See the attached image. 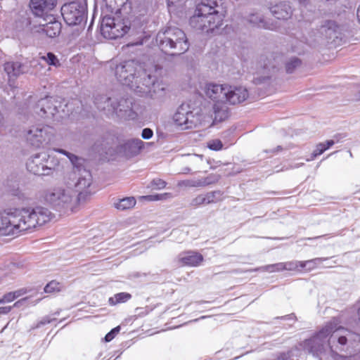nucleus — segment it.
<instances>
[{
	"instance_id": "obj_16",
	"label": "nucleus",
	"mask_w": 360,
	"mask_h": 360,
	"mask_svg": "<svg viewBox=\"0 0 360 360\" xmlns=\"http://www.w3.org/2000/svg\"><path fill=\"white\" fill-rule=\"evenodd\" d=\"M113 141L114 137L110 134H106L94 142L92 150L100 155L112 154Z\"/></svg>"
},
{
	"instance_id": "obj_10",
	"label": "nucleus",
	"mask_w": 360,
	"mask_h": 360,
	"mask_svg": "<svg viewBox=\"0 0 360 360\" xmlns=\"http://www.w3.org/2000/svg\"><path fill=\"white\" fill-rule=\"evenodd\" d=\"M55 130L49 125L31 127L27 134V140L33 147L44 148L54 139Z\"/></svg>"
},
{
	"instance_id": "obj_44",
	"label": "nucleus",
	"mask_w": 360,
	"mask_h": 360,
	"mask_svg": "<svg viewBox=\"0 0 360 360\" xmlns=\"http://www.w3.org/2000/svg\"><path fill=\"white\" fill-rule=\"evenodd\" d=\"M15 299L16 296H15V293L13 292H9L4 295L3 297L0 298V304L11 302Z\"/></svg>"
},
{
	"instance_id": "obj_12",
	"label": "nucleus",
	"mask_w": 360,
	"mask_h": 360,
	"mask_svg": "<svg viewBox=\"0 0 360 360\" xmlns=\"http://www.w3.org/2000/svg\"><path fill=\"white\" fill-rule=\"evenodd\" d=\"M198 113V112H194L189 104L182 103L174 113L173 120L182 129H191L198 121V117L196 116Z\"/></svg>"
},
{
	"instance_id": "obj_37",
	"label": "nucleus",
	"mask_w": 360,
	"mask_h": 360,
	"mask_svg": "<svg viewBox=\"0 0 360 360\" xmlns=\"http://www.w3.org/2000/svg\"><path fill=\"white\" fill-rule=\"evenodd\" d=\"M172 194L169 193H165L161 194H155V195H148L143 196L142 198L148 200V201H157V200H165L168 197H171Z\"/></svg>"
},
{
	"instance_id": "obj_20",
	"label": "nucleus",
	"mask_w": 360,
	"mask_h": 360,
	"mask_svg": "<svg viewBox=\"0 0 360 360\" xmlns=\"http://www.w3.org/2000/svg\"><path fill=\"white\" fill-rule=\"evenodd\" d=\"M272 15L278 20H287L292 15V9L288 2L283 1L270 8Z\"/></svg>"
},
{
	"instance_id": "obj_14",
	"label": "nucleus",
	"mask_w": 360,
	"mask_h": 360,
	"mask_svg": "<svg viewBox=\"0 0 360 360\" xmlns=\"http://www.w3.org/2000/svg\"><path fill=\"white\" fill-rule=\"evenodd\" d=\"M343 27L334 20H326L321 25L320 32L328 40V43L337 45L343 37Z\"/></svg>"
},
{
	"instance_id": "obj_32",
	"label": "nucleus",
	"mask_w": 360,
	"mask_h": 360,
	"mask_svg": "<svg viewBox=\"0 0 360 360\" xmlns=\"http://www.w3.org/2000/svg\"><path fill=\"white\" fill-rule=\"evenodd\" d=\"M41 60L46 62L49 65L55 68L61 66V63L58 57L52 52H48L46 55L40 57Z\"/></svg>"
},
{
	"instance_id": "obj_63",
	"label": "nucleus",
	"mask_w": 360,
	"mask_h": 360,
	"mask_svg": "<svg viewBox=\"0 0 360 360\" xmlns=\"http://www.w3.org/2000/svg\"><path fill=\"white\" fill-rule=\"evenodd\" d=\"M282 150V147L281 146H277L276 148H274L272 150V152H276Z\"/></svg>"
},
{
	"instance_id": "obj_45",
	"label": "nucleus",
	"mask_w": 360,
	"mask_h": 360,
	"mask_svg": "<svg viewBox=\"0 0 360 360\" xmlns=\"http://www.w3.org/2000/svg\"><path fill=\"white\" fill-rule=\"evenodd\" d=\"M84 159L78 156V160L72 162L73 167L75 168L79 172H84Z\"/></svg>"
},
{
	"instance_id": "obj_17",
	"label": "nucleus",
	"mask_w": 360,
	"mask_h": 360,
	"mask_svg": "<svg viewBox=\"0 0 360 360\" xmlns=\"http://www.w3.org/2000/svg\"><path fill=\"white\" fill-rule=\"evenodd\" d=\"M92 183L91 174L89 170L84 169L82 174H81L78 178L77 183L75 184V188L79 192L76 199L79 202L80 199L84 195L89 194L88 191L89 187Z\"/></svg>"
},
{
	"instance_id": "obj_54",
	"label": "nucleus",
	"mask_w": 360,
	"mask_h": 360,
	"mask_svg": "<svg viewBox=\"0 0 360 360\" xmlns=\"http://www.w3.org/2000/svg\"><path fill=\"white\" fill-rule=\"evenodd\" d=\"M296 264L297 266V270L300 269H304L306 270L307 269L306 261H296Z\"/></svg>"
},
{
	"instance_id": "obj_49",
	"label": "nucleus",
	"mask_w": 360,
	"mask_h": 360,
	"mask_svg": "<svg viewBox=\"0 0 360 360\" xmlns=\"http://www.w3.org/2000/svg\"><path fill=\"white\" fill-rule=\"evenodd\" d=\"M153 136V131L150 128H144L141 132V137L143 139H150Z\"/></svg>"
},
{
	"instance_id": "obj_2",
	"label": "nucleus",
	"mask_w": 360,
	"mask_h": 360,
	"mask_svg": "<svg viewBox=\"0 0 360 360\" xmlns=\"http://www.w3.org/2000/svg\"><path fill=\"white\" fill-rule=\"evenodd\" d=\"M105 7L101 15V33L109 39L121 38L125 34L138 36V41L133 44H143L145 25L147 18L144 15L137 16L124 15L122 10L128 0H103Z\"/></svg>"
},
{
	"instance_id": "obj_18",
	"label": "nucleus",
	"mask_w": 360,
	"mask_h": 360,
	"mask_svg": "<svg viewBox=\"0 0 360 360\" xmlns=\"http://www.w3.org/2000/svg\"><path fill=\"white\" fill-rule=\"evenodd\" d=\"M57 0H31L30 8L35 15L42 16L53 10Z\"/></svg>"
},
{
	"instance_id": "obj_55",
	"label": "nucleus",
	"mask_w": 360,
	"mask_h": 360,
	"mask_svg": "<svg viewBox=\"0 0 360 360\" xmlns=\"http://www.w3.org/2000/svg\"><path fill=\"white\" fill-rule=\"evenodd\" d=\"M15 293V296H16V298L19 297L20 296L24 295L26 293V290L24 289H20L16 291L13 292Z\"/></svg>"
},
{
	"instance_id": "obj_57",
	"label": "nucleus",
	"mask_w": 360,
	"mask_h": 360,
	"mask_svg": "<svg viewBox=\"0 0 360 360\" xmlns=\"http://www.w3.org/2000/svg\"><path fill=\"white\" fill-rule=\"evenodd\" d=\"M54 150L58 153L63 154L64 155H67V150L62 148H55Z\"/></svg>"
},
{
	"instance_id": "obj_36",
	"label": "nucleus",
	"mask_w": 360,
	"mask_h": 360,
	"mask_svg": "<svg viewBox=\"0 0 360 360\" xmlns=\"http://www.w3.org/2000/svg\"><path fill=\"white\" fill-rule=\"evenodd\" d=\"M202 205H206L204 194H200L193 198L189 202V207L197 208Z\"/></svg>"
},
{
	"instance_id": "obj_30",
	"label": "nucleus",
	"mask_w": 360,
	"mask_h": 360,
	"mask_svg": "<svg viewBox=\"0 0 360 360\" xmlns=\"http://www.w3.org/2000/svg\"><path fill=\"white\" fill-rule=\"evenodd\" d=\"M206 205L217 203L223 199V192L217 190L210 192H207L204 194Z\"/></svg>"
},
{
	"instance_id": "obj_31",
	"label": "nucleus",
	"mask_w": 360,
	"mask_h": 360,
	"mask_svg": "<svg viewBox=\"0 0 360 360\" xmlns=\"http://www.w3.org/2000/svg\"><path fill=\"white\" fill-rule=\"evenodd\" d=\"M268 271V272H279L284 271L283 266V262H278L276 264H268L265 265L259 268H256L253 270H251L250 271Z\"/></svg>"
},
{
	"instance_id": "obj_64",
	"label": "nucleus",
	"mask_w": 360,
	"mask_h": 360,
	"mask_svg": "<svg viewBox=\"0 0 360 360\" xmlns=\"http://www.w3.org/2000/svg\"><path fill=\"white\" fill-rule=\"evenodd\" d=\"M358 314H359V316H360V307L358 309Z\"/></svg>"
},
{
	"instance_id": "obj_3",
	"label": "nucleus",
	"mask_w": 360,
	"mask_h": 360,
	"mask_svg": "<svg viewBox=\"0 0 360 360\" xmlns=\"http://www.w3.org/2000/svg\"><path fill=\"white\" fill-rule=\"evenodd\" d=\"M51 217L49 210L40 206L15 210L14 212L4 211L0 212V234L30 231L49 222Z\"/></svg>"
},
{
	"instance_id": "obj_26",
	"label": "nucleus",
	"mask_w": 360,
	"mask_h": 360,
	"mask_svg": "<svg viewBox=\"0 0 360 360\" xmlns=\"http://www.w3.org/2000/svg\"><path fill=\"white\" fill-rule=\"evenodd\" d=\"M248 21L253 26L264 28L266 30H273L272 25L266 21L264 18L256 13H252L248 17Z\"/></svg>"
},
{
	"instance_id": "obj_19",
	"label": "nucleus",
	"mask_w": 360,
	"mask_h": 360,
	"mask_svg": "<svg viewBox=\"0 0 360 360\" xmlns=\"http://www.w3.org/2000/svg\"><path fill=\"white\" fill-rule=\"evenodd\" d=\"M227 86L226 85L208 84L206 86L205 94L207 96L214 102L226 101Z\"/></svg>"
},
{
	"instance_id": "obj_11",
	"label": "nucleus",
	"mask_w": 360,
	"mask_h": 360,
	"mask_svg": "<svg viewBox=\"0 0 360 360\" xmlns=\"http://www.w3.org/2000/svg\"><path fill=\"white\" fill-rule=\"evenodd\" d=\"M62 107L61 102L53 97H46L39 100L35 107L36 112L43 118L58 120L63 115H59Z\"/></svg>"
},
{
	"instance_id": "obj_53",
	"label": "nucleus",
	"mask_w": 360,
	"mask_h": 360,
	"mask_svg": "<svg viewBox=\"0 0 360 360\" xmlns=\"http://www.w3.org/2000/svg\"><path fill=\"white\" fill-rule=\"evenodd\" d=\"M338 342L339 345H342V346H345L347 345V338L345 337V336H340L338 338Z\"/></svg>"
},
{
	"instance_id": "obj_43",
	"label": "nucleus",
	"mask_w": 360,
	"mask_h": 360,
	"mask_svg": "<svg viewBox=\"0 0 360 360\" xmlns=\"http://www.w3.org/2000/svg\"><path fill=\"white\" fill-rule=\"evenodd\" d=\"M150 185L156 189H162L166 187L167 182L161 179H154L151 181Z\"/></svg>"
},
{
	"instance_id": "obj_1",
	"label": "nucleus",
	"mask_w": 360,
	"mask_h": 360,
	"mask_svg": "<svg viewBox=\"0 0 360 360\" xmlns=\"http://www.w3.org/2000/svg\"><path fill=\"white\" fill-rule=\"evenodd\" d=\"M108 65L110 72L120 84L141 96L165 91L161 79L163 68L159 64L146 65L135 59L112 58Z\"/></svg>"
},
{
	"instance_id": "obj_8",
	"label": "nucleus",
	"mask_w": 360,
	"mask_h": 360,
	"mask_svg": "<svg viewBox=\"0 0 360 360\" xmlns=\"http://www.w3.org/2000/svg\"><path fill=\"white\" fill-rule=\"evenodd\" d=\"M338 323L329 321L319 331L316 332L310 338L305 340L302 343L304 350L314 356H319L323 353L327 338L338 330Z\"/></svg>"
},
{
	"instance_id": "obj_41",
	"label": "nucleus",
	"mask_w": 360,
	"mask_h": 360,
	"mask_svg": "<svg viewBox=\"0 0 360 360\" xmlns=\"http://www.w3.org/2000/svg\"><path fill=\"white\" fill-rule=\"evenodd\" d=\"M330 356L333 360H353L354 357L352 356H347L339 354L337 352L333 350L331 346H330Z\"/></svg>"
},
{
	"instance_id": "obj_60",
	"label": "nucleus",
	"mask_w": 360,
	"mask_h": 360,
	"mask_svg": "<svg viewBox=\"0 0 360 360\" xmlns=\"http://www.w3.org/2000/svg\"><path fill=\"white\" fill-rule=\"evenodd\" d=\"M298 1L300 3V4L305 6L307 4L309 0H298Z\"/></svg>"
},
{
	"instance_id": "obj_51",
	"label": "nucleus",
	"mask_w": 360,
	"mask_h": 360,
	"mask_svg": "<svg viewBox=\"0 0 360 360\" xmlns=\"http://www.w3.org/2000/svg\"><path fill=\"white\" fill-rule=\"evenodd\" d=\"M276 319H281L284 321H297V317L294 313H291L288 315L282 316H277L276 318Z\"/></svg>"
},
{
	"instance_id": "obj_35",
	"label": "nucleus",
	"mask_w": 360,
	"mask_h": 360,
	"mask_svg": "<svg viewBox=\"0 0 360 360\" xmlns=\"http://www.w3.org/2000/svg\"><path fill=\"white\" fill-rule=\"evenodd\" d=\"M62 289V285L56 281H51L44 288V292L46 293H53L60 292Z\"/></svg>"
},
{
	"instance_id": "obj_33",
	"label": "nucleus",
	"mask_w": 360,
	"mask_h": 360,
	"mask_svg": "<svg viewBox=\"0 0 360 360\" xmlns=\"http://www.w3.org/2000/svg\"><path fill=\"white\" fill-rule=\"evenodd\" d=\"M302 61L297 57L291 58L285 63V71L288 74H292L294 71L301 65Z\"/></svg>"
},
{
	"instance_id": "obj_50",
	"label": "nucleus",
	"mask_w": 360,
	"mask_h": 360,
	"mask_svg": "<svg viewBox=\"0 0 360 360\" xmlns=\"http://www.w3.org/2000/svg\"><path fill=\"white\" fill-rule=\"evenodd\" d=\"M20 301L14 303L13 306L0 307V314H7L9 313L13 307H18Z\"/></svg>"
},
{
	"instance_id": "obj_7",
	"label": "nucleus",
	"mask_w": 360,
	"mask_h": 360,
	"mask_svg": "<svg viewBox=\"0 0 360 360\" xmlns=\"http://www.w3.org/2000/svg\"><path fill=\"white\" fill-rule=\"evenodd\" d=\"M44 200L60 215L74 212L79 203L72 192L61 188H55L47 191L44 195Z\"/></svg>"
},
{
	"instance_id": "obj_46",
	"label": "nucleus",
	"mask_w": 360,
	"mask_h": 360,
	"mask_svg": "<svg viewBox=\"0 0 360 360\" xmlns=\"http://www.w3.org/2000/svg\"><path fill=\"white\" fill-rule=\"evenodd\" d=\"M182 184L188 187H202L200 179L186 180Z\"/></svg>"
},
{
	"instance_id": "obj_23",
	"label": "nucleus",
	"mask_w": 360,
	"mask_h": 360,
	"mask_svg": "<svg viewBox=\"0 0 360 360\" xmlns=\"http://www.w3.org/2000/svg\"><path fill=\"white\" fill-rule=\"evenodd\" d=\"M4 70L8 77H17L25 72V65L18 61H8L4 63Z\"/></svg>"
},
{
	"instance_id": "obj_38",
	"label": "nucleus",
	"mask_w": 360,
	"mask_h": 360,
	"mask_svg": "<svg viewBox=\"0 0 360 360\" xmlns=\"http://www.w3.org/2000/svg\"><path fill=\"white\" fill-rule=\"evenodd\" d=\"M326 259L323 258H314L312 259L307 260L306 261V265H307V271H311V270L316 268V266L322 262L323 260H325Z\"/></svg>"
},
{
	"instance_id": "obj_4",
	"label": "nucleus",
	"mask_w": 360,
	"mask_h": 360,
	"mask_svg": "<svg viewBox=\"0 0 360 360\" xmlns=\"http://www.w3.org/2000/svg\"><path fill=\"white\" fill-rule=\"evenodd\" d=\"M133 98L125 96L108 97L106 95H98L94 100L96 108L106 116H116L124 120L136 118L137 114L133 110Z\"/></svg>"
},
{
	"instance_id": "obj_25",
	"label": "nucleus",
	"mask_w": 360,
	"mask_h": 360,
	"mask_svg": "<svg viewBox=\"0 0 360 360\" xmlns=\"http://www.w3.org/2000/svg\"><path fill=\"white\" fill-rule=\"evenodd\" d=\"M61 29V22L53 20L44 25L41 30L49 37L53 38L60 34Z\"/></svg>"
},
{
	"instance_id": "obj_29",
	"label": "nucleus",
	"mask_w": 360,
	"mask_h": 360,
	"mask_svg": "<svg viewBox=\"0 0 360 360\" xmlns=\"http://www.w3.org/2000/svg\"><path fill=\"white\" fill-rule=\"evenodd\" d=\"M136 202V199L134 197H127L120 199L117 202L115 203V207L117 210H125L134 207Z\"/></svg>"
},
{
	"instance_id": "obj_28",
	"label": "nucleus",
	"mask_w": 360,
	"mask_h": 360,
	"mask_svg": "<svg viewBox=\"0 0 360 360\" xmlns=\"http://www.w3.org/2000/svg\"><path fill=\"white\" fill-rule=\"evenodd\" d=\"M131 298V295L129 292H122L115 294L113 297L108 299V303L111 306L116 305L120 303L127 302Z\"/></svg>"
},
{
	"instance_id": "obj_6",
	"label": "nucleus",
	"mask_w": 360,
	"mask_h": 360,
	"mask_svg": "<svg viewBox=\"0 0 360 360\" xmlns=\"http://www.w3.org/2000/svg\"><path fill=\"white\" fill-rule=\"evenodd\" d=\"M155 42L162 53L172 56H180L189 49L186 34L176 27H168L159 31Z\"/></svg>"
},
{
	"instance_id": "obj_22",
	"label": "nucleus",
	"mask_w": 360,
	"mask_h": 360,
	"mask_svg": "<svg viewBox=\"0 0 360 360\" xmlns=\"http://www.w3.org/2000/svg\"><path fill=\"white\" fill-rule=\"evenodd\" d=\"M179 261L185 266H197L203 261V256L197 252L188 251L180 255Z\"/></svg>"
},
{
	"instance_id": "obj_13",
	"label": "nucleus",
	"mask_w": 360,
	"mask_h": 360,
	"mask_svg": "<svg viewBox=\"0 0 360 360\" xmlns=\"http://www.w3.org/2000/svg\"><path fill=\"white\" fill-rule=\"evenodd\" d=\"M49 155L46 153L34 154L26 163L27 169L34 175H49L54 168L49 165Z\"/></svg>"
},
{
	"instance_id": "obj_48",
	"label": "nucleus",
	"mask_w": 360,
	"mask_h": 360,
	"mask_svg": "<svg viewBox=\"0 0 360 360\" xmlns=\"http://www.w3.org/2000/svg\"><path fill=\"white\" fill-rule=\"evenodd\" d=\"M283 266L284 270L287 271H296L297 270V266L295 261H290L287 262H283Z\"/></svg>"
},
{
	"instance_id": "obj_34",
	"label": "nucleus",
	"mask_w": 360,
	"mask_h": 360,
	"mask_svg": "<svg viewBox=\"0 0 360 360\" xmlns=\"http://www.w3.org/2000/svg\"><path fill=\"white\" fill-rule=\"evenodd\" d=\"M221 179V175L218 174H210L205 177L200 179L202 187L215 184Z\"/></svg>"
},
{
	"instance_id": "obj_56",
	"label": "nucleus",
	"mask_w": 360,
	"mask_h": 360,
	"mask_svg": "<svg viewBox=\"0 0 360 360\" xmlns=\"http://www.w3.org/2000/svg\"><path fill=\"white\" fill-rule=\"evenodd\" d=\"M94 17H95V11H94L91 20L90 22V24H89L88 28H87V32H89L90 30H91V29H92L93 24H94Z\"/></svg>"
},
{
	"instance_id": "obj_58",
	"label": "nucleus",
	"mask_w": 360,
	"mask_h": 360,
	"mask_svg": "<svg viewBox=\"0 0 360 360\" xmlns=\"http://www.w3.org/2000/svg\"><path fill=\"white\" fill-rule=\"evenodd\" d=\"M75 101L77 102V103H79L80 105H81V110H78V111H76L75 112L76 113H79V114H82V110H84V105L82 104V101Z\"/></svg>"
},
{
	"instance_id": "obj_59",
	"label": "nucleus",
	"mask_w": 360,
	"mask_h": 360,
	"mask_svg": "<svg viewBox=\"0 0 360 360\" xmlns=\"http://www.w3.org/2000/svg\"><path fill=\"white\" fill-rule=\"evenodd\" d=\"M65 156H66L68 158L70 156H71V157H72V158H73V159H75V158H76V155H75V154H73V153H70V152H68V151L67 152V155H65Z\"/></svg>"
},
{
	"instance_id": "obj_27",
	"label": "nucleus",
	"mask_w": 360,
	"mask_h": 360,
	"mask_svg": "<svg viewBox=\"0 0 360 360\" xmlns=\"http://www.w3.org/2000/svg\"><path fill=\"white\" fill-rule=\"evenodd\" d=\"M335 143V141L333 139L327 140L325 143H318L311 155V158L308 159V160H312L315 159L317 156L321 155Z\"/></svg>"
},
{
	"instance_id": "obj_61",
	"label": "nucleus",
	"mask_w": 360,
	"mask_h": 360,
	"mask_svg": "<svg viewBox=\"0 0 360 360\" xmlns=\"http://www.w3.org/2000/svg\"><path fill=\"white\" fill-rule=\"evenodd\" d=\"M68 159H69V160L70 161V162L72 163V162H75V161L78 160V156H77V155H76V158H75V159H73V158H72V157H71V156H70V157L68 158Z\"/></svg>"
},
{
	"instance_id": "obj_62",
	"label": "nucleus",
	"mask_w": 360,
	"mask_h": 360,
	"mask_svg": "<svg viewBox=\"0 0 360 360\" xmlns=\"http://www.w3.org/2000/svg\"><path fill=\"white\" fill-rule=\"evenodd\" d=\"M357 18L360 22V5L359 6V7L357 8Z\"/></svg>"
},
{
	"instance_id": "obj_5",
	"label": "nucleus",
	"mask_w": 360,
	"mask_h": 360,
	"mask_svg": "<svg viewBox=\"0 0 360 360\" xmlns=\"http://www.w3.org/2000/svg\"><path fill=\"white\" fill-rule=\"evenodd\" d=\"M217 3L202 0L195 9V14L189 20L190 25L196 30L207 34L213 33L222 25L223 17L217 10Z\"/></svg>"
},
{
	"instance_id": "obj_15",
	"label": "nucleus",
	"mask_w": 360,
	"mask_h": 360,
	"mask_svg": "<svg viewBox=\"0 0 360 360\" xmlns=\"http://www.w3.org/2000/svg\"><path fill=\"white\" fill-rule=\"evenodd\" d=\"M144 142L139 139H132L117 146L115 152L124 156H134L143 149Z\"/></svg>"
},
{
	"instance_id": "obj_47",
	"label": "nucleus",
	"mask_w": 360,
	"mask_h": 360,
	"mask_svg": "<svg viewBox=\"0 0 360 360\" xmlns=\"http://www.w3.org/2000/svg\"><path fill=\"white\" fill-rule=\"evenodd\" d=\"M271 80V77L269 76H259L254 77L253 83L256 85L262 84H269Z\"/></svg>"
},
{
	"instance_id": "obj_21",
	"label": "nucleus",
	"mask_w": 360,
	"mask_h": 360,
	"mask_svg": "<svg viewBox=\"0 0 360 360\" xmlns=\"http://www.w3.org/2000/svg\"><path fill=\"white\" fill-rule=\"evenodd\" d=\"M226 94V101L232 105L240 103L248 97L247 89L242 87H235L233 89L227 87Z\"/></svg>"
},
{
	"instance_id": "obj_52",
	"label": "nucleus",
	"mask_w": 360,
	"mask_h": 360,
	"mask_svg": "<svg viewBox=\"0 0 360 360\" xmlns=\"http://www.w3.org/2000/svg\"><path fill=\"white\" fill-rule=\"evenodd\" d=\"M56 321V319L53 318L51 319L50 316H47L44 318L39 321L38 326H44L46 324H49L52 323L53 321Z\"/></svg>"
},
{
	"instance_id": "obj_39",
	"label": "nucleus",
	"mask_w": 360,
	"mask_h": 360,
	"mask_svg": "<svg viewBox=\"0 0 360 360\" xmlns=\"http://www.w3.org/2000/svg\"><path fill=\"white\" fill-rule=\"evenodd\" d=\"M207 148L212 150L218 151L222 149L223 143L219 139H212L207 143Z\"/></svg>"
},
{
	"instance_id": "obj_42",
	"label": "nucleus",
	"mask_w": 360,
	"mask_h": 360,
	"mask_svg": "<svg viewBox=\"0 0 360 360\" xmlns=\"http://www.w3.org/2000/svg\"><path fill=\"white\" fill-rule=\"evenodd\" d=\"M120 328H121L120 326H118L112 328L110 332H108L104 337L105 342H110L117 335V334L120 332Z\"/></svg>"
},
{
	"instance_id": "obj_24",
	"label": "nucleus",
	"mask_w": 360,
	"mask_h": 360,
	"mask_svg": "<svg viewBox=\"0 0 360 360\" xmlns=\"http://www.w3.org/2000/svg\"><path fill=\"white\" fill-rule=\"evenodd\" d=\"M225 101H226L224 100L222 101L215 102L213 105L214 120L217 122H222L229 116V108Z\"/></svg>"
},
{
	"instance_id": "obj_40",
	"label": "nucleus",
	"mask_w": 360,
	"mask_h": 360,
	"mask_svg": "<svg viewBox=\"0 0 360 360\" xmlns=\"http://www.w3.org/2000/svg\"><path fill=\"white\" fill-rule=\"evenodd\" d=\"M6 186L8 188V191L11 193V195L18 197L20 196L21 191L19 189L18 184H15V181L13 182V184L11 185L9 184V180H7Z\"/></svg>"
},
{
	"instance_id": "obj_9",
	"label": "nucleus",
	"mask_w": 360,
	"mask_h": 360,
	"mask_svg": "<svg viewBox=\"0 0 360 360\" xmlns=\"http://www.w3.org/2000/svg\"><path fill=\"white\" fill-rule=\"evenodd\" d=\"M60 13L63 20L68 26L80 25L87 20V0L66 2L61 6Z\"/></svg>"
}]
</instances>
